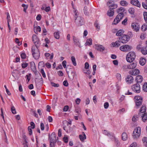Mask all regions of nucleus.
I'll use <instances>...</instances> for the list:
<instances>
[{
  "mask_svg": "<svg viewBox=\"0 0 147 147\" xmlns=\"http://www.w3.org/2000/svg\"><path fill=\"white\" fill-rule=\"evenodd\" d=\"M79 138L80 140L82 142L86 138V136L84 132H82V134L79 136Z\"/></svg>",
  "mask_w": 147,
  "mask_h": 147,
  "instance_id": "nucleus-20",
  "label": "nucleus"
},
{
  "mask_svg": "<svg viewBox=\"0 0 147 147\" xmlns=\"http://www.w3.org/2000/svg\"><path fill=\"white\" fill-rule=\"evenodd\" d=\"M122 138L123 140H126L127 138V134L125 132H123L122 135Z\"/></svg>",
  "mask_w": 147,
  "mask_h": 147,
  "instance_id": "nucleus-29",
  "label": "nucleus"
},
{
  "mask_svg": "<svg viewBox=\"0 0 147 147\" xmlns=\"http://www.w3.org/2000/svg\"><path fill=\"white\" fill-rule=\"evenodd\" d=\"M131 27L134 31L138 32L139 31L140 27L138 24L137 23H132L131 25Z\"/></svg>",
  "mask_w": 147,
  "mask_h": 147,
  "instance_id": "nucleus-14",
  "label": "nucleus"
},
{
  "mask_svg": "<svg viewBox=\"0 0 147 147\" xmlns=\"http://www.w3.org/2000/svg\"><path fill=\"white\" fill-rule=\"evenodd\" d=\"M147 29V26L145 24L143 25L141 27V29L143 31H146Z\"/></svg>",
  "mask_w": 147,
  "mask_h": 147,
  "instance_id": "nucleus-43",
  "label": "nucleus"
},
{
  "mask_svg": "<svg viewBox=\"0 0 147 147\" xmlns=\"http://www.w3.org/2000/svg\"><path fill=\"white\" fill-rule=\"evenodd\" d=\"M81 100L79 98H77L75 100L76 103V104L79 105L80 102Z\"/></svg>",
  "mask_w": 147,
  "mask_h": 147,
  "instance_id": "nucleus-60",
  "label": "nucleus"
},
{
  "mask_svg": "<svg viewBox=\"0 0 147 147\" xmlns=\"http://www.w3.org/2000/svg\"><path fill=\"white\" fill-rule=\"evenodd\" d=\"M143 89L144 91L147 92V83L146 82L143 85Z\"/></svg>",
  "mask_w": 147,
  "mask_h": 147,
  "instance_id": "nucleus-42",
  "label": "nucleus"
},
{
  "mask_svg": "<svg viewBox=\"0 0 147 147\" xmlns=\"http://www.w3.org/2000/svg\"><path fill=\"white\" fill-rule=\"evenodd\" d=\"M45 56L47 58V59H52L53 57V55L52 54L51 55H50L49 53H45Z\"/></svg>",
  "mask_w": 147,
  "mask_h": 147,
  "instance_id": "nucleus-24",
  "label": "nucleus"
},
{
  "mask_svg": "<svg viewBox=\"0 0 147 147\" xmlns=\"http://www.w3.org/2000/svg\"><path fill=\"white\" fill-rule=\"evenodd\" d=\"M146 62V60L145 58H141L140 59V64L142 65H144Z\"/></svg>",
  "mask_w": 147,
  "mask_h": 147,
  "instance_id": "nucleus-28",
  "label": "nucleus"
},
{
  "mask_svg": "<svg viewBox=\"0 0 147 147\" xmlns=\"http://www.w3.org/2000/svg\"><path fill=\"white\" fill-rule=\"evenodd\" d=\"M136 55L134 52H130L126 56L127 61L129 62H132L135 59Z\"/></svg>",
  "mask_w": 147,
  "mask_h": 147,
  "instance_id": "nucleus-2",
  "label": "nucleus"
},
{
  "mask_svg": "<svg viewBox=\"0 0 147 147\" xmlns=\"http://www.w3.org/2000/svg\"><path fill=\"white\" fill-rule=\"evenodd\" d=\"M28 129L29 132V134L30 135H32V133L31 127L30 126H29L28 127Z\"/></svg>",
  "mask_w": 147,
  "mask_h": 147,
  "instance_id": "nucleus-50",
  "label": "nucleus"
},
{
  "mask_svg": "<svg viewBox=\"0 0 147 147\" xmlns=\"http://www.w3.org/2000/svg\"><path fill=\"white\" fill-rule=\"evenodd\" d=\"M142 100H140V101H136V106L138 107L137 108H138V107L142 104Z\"/></svg>",
  "mask_w": 147,
  "mask_h": 147,
  "instance_id": "nucleus-36",
  "label": "nucleus"
},
{
  "mask_svg": "<svg viewBox=\"0 0 147 147\" xmlns=\"http://www.w3.org/2000/svg\"><path fill=\"white\" fill-rule=\"evenodd\" d=\"M132 48V47L131 46L125 45L121 46L120 47V49L123 51L127 52L130 51Z\"/></svg>",
  "mask_w": 147,
  "mask_h": 147,
  "instance_id": "nucleus-8",
  "label": "nucleus"
},
{
  "mask_svg": "<svg viewBox=\"0 0 147 147\" xmlns=\"http://www.w3.org/2000/svg\"><path fill=\"white\" fill-rule=\"evenodd\" d=\"M71 59L73 65L76 66L77 64L75 57L74 56H72L71 57Z\"/></svg>",
  "mask_w": 147,
  "mask_h": 147,
  "instance_id": "nucleus-35",
  "label": "nucleus"
},
{
  "mask_svg": "<svg viewBox=\"0 0 147 147\" xmlns=\"http://www.w3.org/2000/svg\"><path fill=\"white\" fill-rule=\"evenodd\" d=\"M45 65L46 66V67L48 68H50L51 67V64L49 63H47L45 64Z\"/></svg>",
  "mask_w": 147,
  "mask_h": 147,
  "instance_id": "nucleus-63",
  "label": "nucleus"
},
{
  "mask_svg": "<svg viewBox=\"0 0 147 147\" xmlns=\"http://www.w3.org/2000/svg\"><path fill=\"white\" fill-rule=\"evenodd\" d=\"M138 118L137 116H134L132 118V120L134 122H135L137 121Z\"/></svg>",
  "mask_w": 147,
  "mask_h": 147,
  "instance_id": "nucleus-62",
  "label": "nucleus"
},
{
  "mask_svg": "<svg viewBox=\"0 0 147 147\" xmlns=\"http://www.w3.org/2000/svg\"><path fill=\"white\" fill-rule=\"evenodd\" d=\"M85 68L86 69H88L89 67V65L88 62H86L85 64Z\"/></svg>",
  "mask_w": 147,
  "mask_h": 147,
  "instance_id": "nucleus-56",
  "label": "nucleus"
},
{
  "mask_svg": "<svg viewBox=\"0 0 147 147\" xmlns=\"http://www.w3.org/2000/svg\"><path fill=\"white\" fill-rule=\"evenodd\" d=\"M128 12L131 14H134V9L132 8H131L128 9Z\"/></svg>",
  "mask_w": 147,
  "mask_h": 147,
  "instance_id": "nucleus-41",
  "label": "nucleus"
},
{
  "mask_svg": "<svg viewBox=\"0 0 147 147\" xmlns=\"http://www.w3.org/2000/svg\"><path fill=\"white\" fill-rule=\"evenodd\" d=\"M22 6L24 7L23 11L25 12H26V9L28 8V5L24 4H23L22 5Z\"/></svg>",
  "mask_w": 147,
  "mask_h": 147,
  "instance_id": "nucleus-44",
  "label": "nucleus"
},
{
  "mask_svg": "<svg viewBox=\"0 0 147 147\" xmlns=\"http://www.w3.org/2000/svg\"><path fill=\"white\" fill-rule=\"evenodd\" d=\"M142 141L144 145L146 147H147V137H144L142 139Z\"/></svg>",
  "mask_w": 147,
  "mask_h": 147,
  "instance_id": "nucleus-32",
  "label": "nucleus"
},
{
  "mask_svg": "<svg viewBox=\"0 0 147 147\" xmlns=\"http://www.w3.org/2000/svg\"><path fill=\"white\" fill-rule=\"evenodd\" d=\"M146 108L145 106L142 105L140 109L139 115L141 116L142 121L144 122H146L147 120V113H146Z\"/></svg>",
  "mask_w": 147,
  "mask_h": 147,
  "instance_id": "nucleus-1",
  "label": "nucleus"
},
{
  "mask_svg": "<svg viewBox=\"0 0 147 147\" xmlns=\"http://www.w3.org/2000/svg\"><path fill=\"white\" fill-rule=\"evenodd\" d=\"M21 57L22 59H24L26 57V54L24 53H22L21 55Z\"/></svg>",
  "mask_w": 147,
  "mask_h": 147,
  "instance_id": "nucleus-61",
  "label": "nucleus"
},
{
  "mask_svg": "<svg viewBox=\"0 0 147 147\" xmlns=\"http://www.w3.org/2000/svg\"><path fill=\"white\" fill-rule=\"evenodd\" d=\"M144 18L145 22L147 23V12H145L144 13Z\"/></svg>",
  "mask_w": 147,
  "mask_h": 147,
  "instance_id": "nucleus-51",
  "label": "nucleus"
},
{
  "mask_svg": "<svg viewBox=\"0 0 147 147\" xmlns=\"http://www.w3.org/2000/svg\"><path fill=\"white\" fill-rule=\"evenodd\" d=\"M32 41L35 45L36 47H37L39 44V40L35 34H33L32 37Z\"/></svg>",
  "mask_w": 147,
  "mask_h": 147,
  "instance_id": "nucleus-12",
  "label": "nucleus"
},
{
  "mask_svg": "<svg viewBox=\"0 0 147 147\" xmlns=\"http://www.w3.org/2000/svg\"><path fill=\"white\" fill-rule=\"evenodd\" d=\"M107 5L111 9H114L117 8V5L115 4L114 2L112 1H109L107 3Z\"/></svg>",
  "mask_w": 147,
  "mask_h": 147,
  "instance_id": "nucleus-11",
  "label": "nucleus"
},
{
  "mask_svg": "<svg viewBox=\"0 0 147 147\" xmlns=\"http://www.w3.org/2000/svg\"><path fill=\"white\" fill-rule=\"evenodd\" d=\"M136 63L132 62L129 64L124 65L123 67V69H133L136 67Z\"/></svg>",
  "mask_w": 147,
  "mask_h": 147,
  "instance_id": "nucleus-9",
  "label": "nucleus"
},
{
  "mask_svg": "<svg viewBox=\"0 0 147 147\" xmlns=\"http://www.w3.org/2000/svg\"><path fill=\"white\" fill-rule=\"evenodd\" d=\"M31 69L32 71L34 72H36V68L34 63L33 61H31L30 63Z\"/></svg>",
  "mask_w": 147,
  "mask_h": 147,
  "instance_id": "nucleus-19",
  "label": "nucleus"
},
{
  "mask_svg": "<svg viewBox=\"0 0 147 147\" xmlns=\"http://www.w3.org/2000/svg\"><path fill=\"white\" fill-rule=\"evenodd\" d=\"M115 141L117 147H119L120 145V144L119 140L115 138Z\"/></svg>",
  "mask_w": 147,
  "mask_h": 147,
  "instance_id": "nucleus-48",
  "label": "nucleus"
},
{
  "mask_svg": "<svg viewBox=\"0 0 147 147\" xmlns=\"http://www.w3.org/2000/svg\"><path fill=\"white\" fill-rule=\"evenodd\" d=\"M126 82L129 84H131L133 82L134 78L131 75H129L127 76L126 79Z\"/></svg>",
  "mask_w": 147,
  "mask_h": 147,
  "instance_id": "nucleus-17",
  "label": "nucleus"
},
{
  "mask_svg": "<svg viewBox=\"0 0 147 147\" xmlns=\"http://www.w3.org/2000/svg\"><path fill=\"white\" fill-rule=\"evenodd\" d=\"M124 16V14L123 13H119L116 17L118 20H119V21L122 19Z\"/></svg>",
  "mask_w": 147,
  "mask_h": 147,
  "instance_id": "nucleus-26",
  "label": "nucleus"
},
{
  "mask_svg": "<svg viewBox=\"0 0 147 147\" xmlns=\"http://www.w3.org/2000/svg\"><path fill=\"white\" fill-rule=\"evenodd\" d=\"M120 4L121 5L125 6H126L128 4V3L127 2L123 0L121 1L120 2Z\"/></svg>",
  "mask_w": 147,
  "mask_h": 147,
  "instance_id": "nucleus-37",
  "label": "nucleus"
},
{
  "mask_svg": "<svg viewBox=\"0 0 147 147\" xmlns=\"http://www.w3.org/2000/svg\"><path fill=\"white\" fill-rule=\"evenodd\" d=\"M32 52L33 57L36 59H38L40 57V52L38 47H32Z\"/></svg>",
  "mask_w": 147,
  "mask_h": 147,
  "instance_id": "nucleus-3",
  "label": "nucleus"
},
{
  "mask_svg": "<svg viewBox=\"0 0 147 147\" xmlns=\"http://www.w3.org/2000/svg\"><path fill=\"white\" fill-rule=\"evenodd\" d=\"M125 11V9L124 8L122 7H121L119 9H118L117 10V12L118 13H119L122 12V13H123V12Z\"/></svg>",
  "mask_w": 147,
  "mask_h": 147,
  "instance_id": "nucleus-38",
  "label": "nucleus"
},
{
  "mask_svg": "<svg viewBox=\"0 0 147 147\" xmlns=\"http://www.w3.org/2000/svg\"><path fill=\"white\" fill-rule=\"evenodd\" d=\"M69 106L67 105H66L64 107L63 109V110L64 111H67L69 109Z\"/></svg>",
  "mask_w": 147,
  "mask_h": 147,
  "instance_id": "nucleus-53",
  "label": "nucleus"
},
{
  "mask_svg": "<svg viewBox=\"0 0 147 147\" xmlns=\"http://www.w3.org/2000/svg\"><path fill=\"white\" fill-rule=\"evenodd\" d=\"M141 51L144 55L147 54V46L145 47H142L141 49Z\"/></svg>",
  "mask_w": 147,
  "mask_h": 147,
  "instance_id": "nucleus-25",
  "label": "nucleus"
},
{
  "mask_svg": "<svg viewBox=\"0 0 147 147\" xmlns=\"http://www.w3.org/2000/svg\"><path fill=\"white\" fill-rule=\"evenodd\" d=\"M141 129L140 127H138L134 129L132 135L134 139H137L139 138L141 134Z\"/></svg>",
  "mask_w": 147,
  "mask_h": 147,
  "instance_id": "nucleus-4",
  "label": "nucleus"
},
{
  "mask_svg": "<svg viewBox=\"0 0 147 147\" xmlns=\"http://www.w3.org/2000/svg\"><path fill=\"white\" fill-rule=\"evenodd\" d=\"M131 3L133 5L139 7H140V4L138 0H131Z\"/></svg>",
  "mask_w": 147,
  "mask_h": 147,
  "instance_id": "nucleus-15",
  "label": "nucleus"
},
{
  "mask_svg": "<svg viewBox=\"0 0 147 147\" xmlns=\"http://www.w3.org/2000/svg\"><path fill=\"white\" fill-rule=\"evenodd\" d=\"M125 98V96L123 95H122L119 100V102L120 103L123 100H124Z\"/></svg>",
  "mask_w": 147,
  "mask_h": 147,
  "instance_id": "nucleus-54",
  "label": "nucleus"
},
{
  "mask_svg": "<svg viewBox=\"0 0 147 147\" xmlns=\"http://www.w3.org/2000/svg\"><path fill=\"white\" fill-rule=\"evenodd\" d=\"M92 39L90 38L87 40L85 44V46L87 45H92Z\"/></svg>",
  "mask_w": 147,
  "mask_h": 147,
  "instance_id": "nucleus-30",
  "label": "nucleus"
},
{
  "mask_svg": "<svg viewBox=\"0 0 147 147\" xmlns=\"http://www.w3.org/2000/svg\"><path fill=\"white\" fill-rule=\"evenodd\" d=\"M40 72L42 74V76L43 77L45 78L46 76L45 75V73L43 69H41Z\"/></svg>",
  "mask_w": 147,
  "mask_h": 147,
  "instance_id": "nucleus-49",
  "label": "nucleus"
},
{
  "mask_svg": "<svg viewBox=\"0 0 147 147\" xmlns=\"http://www.w3.org/2000/svg\"><path fill=\"white\" fill-rule=\"evenodd\" d=\"M66 61L64 60L62 62V64L64 68H65L66 66Z\"/></svg>",
  "mask_w": 147,
  "mask_h": 147,
  "instance_id": "nucleus-59",
  "label": "nucleus"
},
{
  "mask_svg": "<svg viewBox=\"0 0 147 147\" xmlns=\"http://www.w3.org/2000/svg\"><path fill=\"white\" fill-rule=\"evenodd\" d=\"M119 20H118L116 18L114 19L113 22L112 23L113 25L116 24L119 22Z\"/></svg>",
  "mask_w": 147,
  "mask_h": 147,
  "instance_id": "nucleus-47",
  "label": "nucleus"
},
{
  "mask_svg": "<svg viewBox=\"0 0 147 147\" xmlns=\"http://www.w3.org/2000/svg\"><path fill=\"white\" fill-rule=\"evenodd\" d=\"M60 36L59 31L56 32V39H59L60 38Z\"/></svg>",
  "mask_w": 147,
  "mask_h": 147,
  "instance_id": "nucleus-52",
  "label": "nucleus"
},
{
  "mask_svg": "<svg viewBox=\"0 0 147 147\" xmlns=\"http://www.w3.org/2000/svg\"><path fill=\"white\" fill-rule=\"evenodd\" d=\"M34 32L36 34H37L38 31L40 32L41 30V28L39 26L34 27Z\"/></svg>",
  "mask_w": 147,
  "mask_h": 147,
  "instance_id": "nucleus-27",
  "label": "nucleus"
},
{
  "mask_svg": "<svg viewBox=\"0 0 147 147\" xmlns=\"http://www.w3.org/2000/svg\"><path fill=\"white\" fill-rule=\"evenodd\" d=\"M119 41L122 43H127L129 39V37L127 35L124 34L119 37Z\"/></svg>",
  "mask_w": 147,
  "mask_h": 147,
  "instance_id": "nucleus-5",
  "label": "nucleus"
},
{
  "mask_svg": "<svg viewBox=\"0 0 147 147\" xmlns=\"http://www.w3.org/2000/svg\"><path fill=\"white\" fill-rule=\"evenodd\" d=\"M95 49L98 51H102L105 49V47L102 45H95Z\"/></svg>",
  "mask_w": 147,
  "mask_h": 147,
  "instance_id": "nucleus-16",
  "label": "nucleus"
},
{
  "mask_svg": "<svg viewBox=\"0 0 147 147\" xmlns=\"http://www.w3.org/2000/svg\"><path fill=\"white\" fill-rule=\"evenodd\" d=\"M58 75L60 76H62L63 75V73L61 71H59L57 72Z\"/></svg>",
  "mask_w": 147,
  "mask_h": 147,
  "instance_id": "nucleus-57",
  "label": "nucleus"
},
{
  "mask_svg": "<svg viewBox=\"0 0 147 147\" xmlns=\"http://www.w3.org/2000/svg\"><path fill=\"white\" fill-rule=\"evenodd\" d=\"M143 77L141 75H138L136 77V81L137 83H141L143 80Z\"/></svg>",
  "mask_w": 147,
  "mask_h": 147,
  "instance_id": "nucleus-18",
  "label": "nucleus"
},
{
  "mask_svg": "<svg viewBox=\"0 0 147 147\" xmlns=\"http://www.w3.org/2000/svg\"><path fill=\"white\" fill-rule=\"evenodd\" d=\"M11 111L13 114H15L16 113V112L14 106H13L11 107Z\"/></svg>",
  "mask_w": 147,
  "mask_h": 147,
  "instance_id": "nucleus-46",
  "label": "nucleus"
},
{
  "mask_svg": "<svg viewBox=\"0 0 147 147\" xmlns=\"http://www.w3.org/2000/svg\"><path fill=\"white\" fill-rule=\"evenodd\" d=\"M68 74V72L69 71H67V70H66ZM75 74V72L74 71H72L71 72V76H69V75H68V76L69 78L73 80L74 78V74Z\"/></svg>",
  "mask_w": 147,
  "mask_h": 147,
  "instance_id": "nucleus-34",
  "label": "nucleus"
},
{
  "mask_svg": "<svg viewBox=\"0 0 147 147\" xmlns=\"http://www.w3.org/2000/svg\"><path fill=\"white\" fill-rule=\"evenodd\" d=\"M75 22L78 26H81L84 24L83 18L81 16L75 17Z\"/></svg>",
  "mask_w": 147,
  "mask_h": 147,
  "instance_id": "nucleus-6",
  "label": "nucleus"
},
{
  "mask_svg": "<svg viewBox=\"0 0 147 147\" xmlns=\"http://www.w3.org/2000/svg\"><path fill=\"white\" fill-rule=\"evenodd\" d=\"M75 112L77 113L76 115H78V116H80V112H81V110L80 108H78L75 109Z\"/></svg>",
  "mask_w": 147,
  "mask_h": 147,
  "instance_id": "nucleus-39",
  "label": "nucleus"
},
{
  "mask_svg": "<svg viewBox=\"0 0 147 147\" xmlns=\"http://www.w3.org/2000/svg\"><path fill=\"white\" fill-rule=\"evenodd\" d=\"M104 107L105 109H107L109 106V104L108 102H106L104 104Z\"/></svg>",
  "mask_w": 147,
  "mask_h": 147,
  "instance_id": "nucleus-55",
  "label": "nucleus"
},
{
  "mask_svg": "<svg viewBox=\"0 0 147 147\" xmlns=\"http://www.w3.org/2000/svg\"><path fill=\"white\" fill-rule=\"evenodd\" d=\"M110 10H108L107 12V14L108 16H113L114 13V11L113 9H110Z\"/></svg>",
  "mask_w": 147,
  "mask_h": 147,
  "instance_id": "nucleus-23",
  "label": "nucleus"
},
{
  "mask_svg": "<svg viewBox=\"0 0 147 147\" xmlns=\"http://www.w3.org/2000/svg\"><path fill=\"white\" fill-rule=\"evenodd\" d=\"M131 88L133 91L137 93H139L140 92V85L138 83L134 84L132 86Z\"/></svg>",
  "mask_w": 147,
  "mask_h": 147,
  "instance_id": "nucleus-10",
  "label": "nucleus"
},
{
  "mask_svg": "<svg viewBox=\"0 0 147 147\" xmlns=\"http://www.w3.org/2000/svg\"><path fill=\"white\" fill-rule=\"evenodd\" d=\"M89 10L88 11V9L86 7H84V13L86 15L88 16L89 14Z\"/></svg>",
  "mask_w": 147,
  "mask_h": 147,
  "instance_id": "nucleus-33",
  "label": "nucleus"
},
{
  "mask_svg": "<svg viewBox=\"0 0 147 147\" xmlns=\"http://www.w3.org/2000/svg\"><path fill=\"white\" fill-rule=\"evenodd\" d=\"M134 99L136 101H140L141 100H142V98L140 96H135L134 97Z\"/></svg>",
  "mask_w": 147,
  "mask_h": 147,
  "instance_id": "nucleus-40",
  "label": "nucleus"
},
{
  "mask_svg": "<svg viewBox=\"0 0 147 147\" xmlns=\"http://www.w3.org/2000/svg\"><path fill=\"white\" fill-rule=\"evenodd\" d=\"M28 65V63L26 62H23L22 63L21 65L22 67L23 68H24L26 67H27Z\"/></svg>",
  "mask_w": 147,
  "mask_h": 147,
  "instance_id": "nucleus-45",
  "label": "nucleus"
},
{
  "mask_svg": "<svg viewBox=\"0 0 147 147\" xmlns=\"http://www.w3.org/2000/svg\"><path fill=\"white\" fill-rule=\"evenodd\" d=\"M63 140L64 142L65 143H67L68 141V138L67 137H64L63 138Z\"/></svg>",
  "mask_w": 147,
  "mask_h": 147,
  "instance_id": "nucleus-58",
  "label": "nucleus"
},
{
  "mask_svg": "<svg viewBox=\"0 0 147 147\" xmlns=\"http://www.w3.org/2000/svg\"><path fill=\"white\" fill-rule=\"evenodd\" d=\"M73 40L74 44L76 45V46H78V47H81V46L80 45V42H79L78 39L74 36L73 37Z\"/></svg>",
  "mask_w": 147,
  "mask_h": 147,
  "instance_id": "nucleus-21",
  "label": "nucleus"
},
{
  "mask_svg": "<svg viewBox=\"0 0 147 147\" xmlns=\"http://www.w3.org/2000/svg\"><path fill=\"white\" fill-rule=\"evenodd\" d=\"M124 33V31L122 30H119L116 33V35L117 36H121Z\"/></svg>",
  "mask_w": 147,
  "mask_h": 147,
  "instance_id": "nucleus-31",
  "label": "nucleus"
},
{
  "mask_svg": "<svg viewBox=\"0 0 147 147\" xmlns=\"http://www.w3.org/2000/svg\"><path fill=\"white\" fill-rule=\"evenodd\" d=\"M129 74L131 75L136 76L140 73V71L137 69H134L129 71Z\"/></svg>",
  "mask_w": 147,
  "mask_h": 147,
  "instance_id": "nucleus-13",
  "label": "nucleus"
},
{
  "mask_svg": "<svg viewBox=\"0 0 147 147\" xmlns=\"http://www.w3.org/2000/svg\"><path fill=\"white\" fill-rule=\"evenodd\" d=\"M50 139V147H55V133L53 132L52 133L51 136H49Z\"/></svg>",
  "mask_w": 147,
  "mask_h": 147,
  "instance_id": "nucleus-7",
  "label": "nucleus"
},
{
  "mask_svg": "<svg viewBox=\"0 0 147 147\" xmlns=\"http://www.w3.org/2000/svg\"><path fill=\"white\" fill-rule=\"evenodd\" d=\"M137 146L136 143V142H133L131 144L129 147H136Z\"/></svg>",
  "mask_w": 147,
  "mask_h": 147,
  "instance_id": "nucleus-64",
  "label": "nucleus"
},
{
  "mask_svg": "<svg viewBox=\"0 0 147 147\" xmlns=\"http://www.w3.org/2000/svg\"><path fill=\"white\" fill-rule=\"evenodd\" d=\"M121 42H120L119 41V39H118L117 41H116L115 42H113L112 43L113 47H118L120 45V43Z\"/></svg>",
  "mask_w": 147,
  "mask_h": 147,
  "instance_id": "nucleus-22",
  "label": "nucleus"
}]
</instances>
